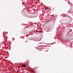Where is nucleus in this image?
<instances>
[{"label": "nucleus", "instance_id": "7ed1b4c3", "mask_svg": "<svg viewBox=\"0 0 73 73\" xmlns=\"http://www.w3.org/2000/svg\"><path fill=\"white\" fill-rule=\"evenodd\" d=\"M69 2H68V4H69Z\"/></svg>", "mask_w": 73, "mask_h": 73}, {"label": "nucleus", "instance_id": "f03ea898", "mask_svg": "<svg viewBox=\"0 0 73 73\" xmlns=\"http://www.w3.org/2000/svg\"><path fill=\"white\" fill-rule=\"evenodd\" d=\"M23 66L24 67H26V66L25 65V64H23Z\"/></svg>", "mask_w": 73, "mask_h": 73}, {"label": "nucleus", "instance_id": "f257e3e1", "mask_svg": "<svg viewBox=\"0 0 73 73\" xmlns=\"http://www.w3.org/2000/svg\"><path fill=\"white\" fill-rule=\"evenodd\" d=\"M33 41H40V40H41V38H40L39 40H38V39H35V38H33Z\"/></svg>", "mask_w": 73, "mask_h": 73}]
</instances>
